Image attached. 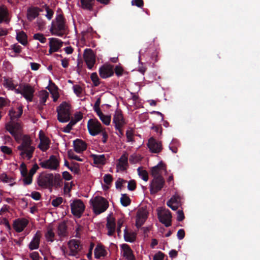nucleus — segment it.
Returning <instances> with one entry per match:
<instances>
[{"label":"nucleus","instance_id":"30","mask_svg":"<svg viewBox=\"0 0 260 260\" xmlns=\"http://www.w3.org/2000/svg\"><path fill=\"white\" fill-rule=\"evenodd\" d=\"M16 40L24 46H26L28 43L27 36L23 31L17 32Z\"/></svg>","mask_w":260,"mask_h":260},{"label":"nucleus","instance_id":"13","mask_svg":"<svg viewBox=\"0 0 260 260\" xmlns=\"http://www.w3.org/2000/svg\"><path fill=\"white\" fill-rule=\"evenodd\" d=\"M148 212L144 208H140L137 213L136 226L140 228L146 221L148 218Z\"/></svg>","mask_w":260,"mask_h":260},{"label":"nucleus","instance_id":"16","mask_svg":"<svg viewBox=\"0 0 260 260\" xmlns=\"http://www.w3.org/2000/svg\"><path fill=\"white\" fill-rule=\"evenodd\" d=\"M28 224L27 219L22 218H18L14 220L13 227L17 233L22 232Z\"/></svg>","mask_w":260,"mask_h":260},{"label":"nucleus","instance_id":"33","mask_svg":"<svg viewBox=\"0 0 260 260\" xmlns=\"http://www.w3.org/2000/svg\"><path fill=\"white\" fill-rule=\"evenodd\" d=\"M136 235L134 232H129L126 228L124 230V239L125 241L133 242L136 240Z\"/></svg>","mask_w":260,"mask_h":260},{"label":"nucleus","instance_id":"45","mask_svg":"<svg viewBox=\"0 0 260 260\" xmlns=\"http://www.w3.org/2000/svg\"><path fill=\"white\" fill-rule=\"evenodd\" d=\"M43 7L45 8L47 14L45 15V16L48 20H51L52 18L53 15L54 14L53 11L50 9L49 6L46 5H45Z\"/></svg>","mask_w":260,"mask_h":260},{"label":"nucleus","instance_id":"47","mask_svg":"<svg viewBox=\"0 0 260 260\" xmlns=\"http://www.w3.org/2000/svg\"><path fill=\"white\" fill-rule=\"evenodd\" d=\"M73 166L69 168V170L76 174H78L80 173L79 164L77 162H72Z\"/></svg>","mask_w":260,"mask_h":260},{"label":"nucleus","instance_id":"36","mask_svg":"<svg viewBox=\"0 0 260 260\" xmlns=\"http://www.w3.org/2000/svg\"><path fill=\"white\" fill-rule=\"evenodd\" d=\"M67 226L65 222H60L58 226V234L59 236L64 237L67 235Z\"/></svg>","mask_w":260,"mask_h":260},{"label":"nucleus","instance_id":"32","mask_svg":"<svg viewBox=\"0 0 260 260\" xmlns=\"http://www.w3.org/2000/svg\"><path fill=\"white\" fill-rule=\"evenodd\" d=\"M94 253L95 258H100L102 256H105L107 252L102 245L98 244L94 249Z\"/></svg>","mask_w":260,"mask_h":260},{"label":"nucleus","instance_id":"54","mask_svg":"<svg viewBox=\"0 0 260 260\" xmlns=\"http://www.w3.org/2000/svg\"><path fill=\"white\" fill-rule=\"evenodd\" d=\"M104 182L107 185H110L113 181V177L111 174H105L103 178Z\"/></svg>","mask_w":260,"mask_h":260},{"label":"nucleus","instance_id":"37","mask_svg":"<svg viewBox=\"0 0 260 260\" xmlns=\"http://www.w3.org/2000/svg\"><path fill=\"white\" fill-rule=\"evenodd\" d=\"M46 240L48 242H52L54 241L55 234L52 229H48L47 232L45 235Z\"/></svg>","mask_w":260,"mask_h":260},{"label":"nucleus","instance_id":"26","mask_svg":"<svg viewBox=\"0 0 260 260\" xmlns=\"http://www.w3.org/2000/svg\"><path fill=\"white\" fill-rule=\"evenodd\" d=\"M80 7L82 9L89 11H93L95 0H80Z\"/></svg>","mask_w":260,"mask_h":260},{"label":"nucleus","instance_id":"38","mask_svg":"<svg viewBox=\"0 0 260 260\" xmlns=\"http://www.w3.org/2000/svg\"><path fill=\"white\" fill-rule=\"evenodd\" d=\"M62 184V179L59 174H56L54 176L53 186L56 187H60Z\"/></svg>","mask_w":260,"mask_h":260},{"label":"nucleus","instance_id":"64","mask_svg":"<svg viewBox=\"0 0 260 260\" xmlns=\"http://www.w3.org/2000/svg\"><path fill=\"white\" fill-rule=\"evenodd\" d=\"M165 254L159 251L157 253L155 254L153 257V260H164Z\"/></svg>","mask_w":260,"mask_h":260},{"label":"nucleus","instance_id":"49","mask_svg":"<svg viewBox=\"0 0 260 260\" xmlns=\"http://www.w3.org/2000/svg\"><path fill=\"white\" fill-rule=\"evenodd\" d=\"M74 93L77 96L80 97L83 91L82 88L79 85H74L73 87Z\"/></svg>","mask_w":260,"mask_h":260},{"label":"nucleus","instance_id":"27","mask_svg":"<svg viewBox=\"0 0 260 260\" xmlns=\"http://www.w3.org/2000/svg\"><path fill=\"white\" fill-rule=\"evenodd\" d=\"M17 112H16L13 109L10 110L9 115L10 116L11 120H14L15 119H18L22 115L23 113V106H19L17 108Z\"/></svg>","mask_w":260,"mask_h":260},{"label":"nucleus","instance_id":"25","mask_svg":"<svg viewBox=\"0 0 260 260\" xmlns=\"http://www.w3.org/2000/svg\"><path fill=\"white\" fill-rule=\"evenodd\" d=\"M128 154L126 153H123L118 159V163L117 167L121 171L126 170L128 166Z\"/></svg>","mask_w":260,"mask_h":260},{"label":"nucleus","instance_id":"46","mask_svg":"<svg viewBox=\"0 0 260 260\" xmlns=\"http://www.w3.org/2000/svg\"><path fill=\"white\" fill-rule=\"evenodd\" d=\"M76 123V121L72 119L70 122L63 128V132L66 133H69L72 129V127Z\"/></svg>","mask_w":260,"mask_h":260},{"label":"nucleus","instance_id":"29","mask_svg":"<svg viewBox=\"0 0 260 260\" xmlns=\"http://www.w3.org/2000/svg\"><path fill=\"white\" fill-rule=\"evenodd\" d=\"M166 169V165L162 162H159L157 165L152 167L151 170V174L153 178L159 175L160 170Z\"/></svg>","mask_w":260,"mask_h":260},{"label":"nucleus","instance_id":"24","mask_svg":"<svg viewBox=\"0 0 260 260\" xmlns=\"http://www.w3.org/2000/svg\"><path fill=\"white\" fill-rule=\"evenodd\" d=\"M9 15V11L7 7L5 5L0 6V23L3 22L8 23L10 21Z\"/></svg>","mask_w":260,"mask_h":260},{"label":"nucleus","instance_id":"63","mask_svg":"<svg viewBox=\"0 0 260 260\" xmlns=\"http://www.w3.org/2000/svg\"><path fill=\"white\" fill-rule=\"evenodd\" d=\"M126 182L124 179L119 178L115 182V185L117 189H121L122 184Z\"/></svg>","mask_w":260,"mask_h":260},{"label":"nucleus","instance_id":"19","mask_svg":"<svg viewBox=\"0 0 260 260\" xmlns=\"http://www.w3.org/2000/svg\"><path fill=\"white\" fill-rule=\"evenodd\" d=\"M43 11L42 9L37 7H30L27 10V18L29 21H32L37 18L40 12Z\"/></svg>","mask_w":260,"mask_h":260},{"label":"nucleus","instance_id":"8","mask_svg":"<svg viewBox=\"0 0 260 260\" xmlns=\"http://www.w3.org/2000/svg\"><path fill=\"white\" fill-rule=\"evenodd\" d=\"M165 180L161 175L153 178L150 185V193L155 194L160 191L165 185Z\"/></svg>","mask_w":260,"mask_h":260},{"label":"nucleus","instance_id":"21","mask_svg":"<svg viewBox=\"0 0 260 260\" xmlns=\"http://www.w3.org/2000/svg\"><path fill=\"white\" fill-rule=\"evenodd\" d=\"M106 228L108 229V235L113 236L116 230L115 219L113 217H108L107 218Z\"/></svg>","mask_w":260,"mask_h":260},{"label":"nucleus","instance_id":"17","mask_svg":"<svg viewBox=\"0 0 260 260\" xmlns=\"http://www.w3.org/2000/svg\"><path fill=\"white\" fill-rule=\"evenodd\" d=\"M113 123L115 124V127H123L125 124L122 111L120 109H117L115 111L113 116Z\"/></svg>","mask_w":260,"mask_h":260},{"label":"nucleus","instance_id":"50","mask_svg":"<svg viewBox=\"0 0 260 260\" xmlns=\"http://www.w3.org/2000/svg\"><path fill=\"white\" fill-rule=\"evenodd\" d=\"M35 40H39L42 43H45L46 42V38L42 34L37 33L35 34L33 37Z\"/></svg>","mask_w":260,"mask_h":260},{"label":"nucleus","instance_id":"39","mask_svg":"<svg viewBox=\"0 0 260 260\" xmlns=\"http://www.w3.org/2000/svg\"><path fill=\"white\" fill-rule=\"evenodd\" d=\"M131 202V199L126 194H122L120 198V203L121 205L124 207H127L130 205Z\"/></svg>","mask_w":260,"mask_h":260},{"label":"nucleus","instance_id":"7","mask_svg":"<svg viewBox=\"0 0 260 260\" xmlns=\"http://www.w3.org/2000/svg\"><path fill=\"white\" fill-rule=\"evenodd\" d=\"M87 129L90 135L92 136L101 134L103 130L101 123L96 119H90L88 121Z\"/></svg>","mask_w":260,"mask_h":260},{"label":"nucleus","instance_id":"40","mask_svg":"<svg viewBox=\"0 0 260 260\" xmlns=\"http://www.w3.org/2000/svg\"><path fill=\"white\" fill-rule=\"evenodd\" d=\"M49 95V93L46 90H42L39 93L40 103L45 105L47 99Z\"/></svg>","mask_w":260,"mask_h":260},{"label":"nucleus","instance_id":"18","mask_svg":"<svg viewBox=\"0 0 260 260\" xmlns=\"http://www.w3.org/2000/svg\"><path fill=\"white\" fill-rule=\"evenodd\" d=\"M34 89L29 85H25L22 89V95L28 101H32Z\"/></svg>","mask_w":260,"mask_h":260},{"label":"nucleus","instance_id":"9","mask_svg":"<svg viewBox=\"0 0 260 260\" xmlns=\"http://www.w3.org/2000/svg\"><path fill=\"white\" fill-rule=\"evenodd\" d=\"M39 165L43 169L56 170L59 166V161L55 155H52L49 159L41 161Z\"/></svg>","mask_w":260,"mask_h":260},{"label":"nucleus","instance_id":"42","mask_svg":"<svg viewBox=\"0 0 260 260\" xmlns=\"http://www.w3.org/2000/svg\"><path fill=\"white\" fill-rule=\"evenodd\" d=\"M0 179L3 182L10 183H11L10 185H13L12 182L13 181V179L12 178L9 177L6 173H3L0 175Z\"/></svg>","mask_w":260,"mask_h":260},{"label":"nucleus","instance_id":"48","mask_svg":"<svg viewBox=\"0 0 260 260\" xmlns=\"http://www.w3.org/2000/svg\"><path fill=\"white\" fill-rule=\"evenodd\" d=\"M68 155L70 159H75L79 161H83V159L75 154L72 150H70L68 151Z\"/></svg>","mask_w":260,"mask_h":260},{"label":"nucleus","instance_id":"35","mask_svg":"<svg viewBox=\"0 0 260 260\" xmlns=\"http://www.w3.org/2000/svg\"><path fill=\"white\" fill-rule=\"evenodd\" d=\"M91 156L92 158L93 162L95 164L104 165L105 164L106 158L105 155L92 154Z\"/></svg>","mask_w":260,"mask_h":260},{"label":"nucleus","instance_id":"11","mask_svg":"<svg viewBox=\"0 0 260 260\" xmlns=\"http://www.w3.org/2000/svg\"><path fill=\"white\" fill-rule=\"evenodd\" d=\"M70 252L68 254L70 256H76L82 249L80 242L76 239L70 240L68 243Z\"/></svg>","mask_w":260,"mask_h":260},{"label":"nucleus","instance_id":"12","mask_svg":"<svg viewBox=\"0 0 260 260\" xmlns=\"http://www.w3.org/2000/svg\"><path fill=\"white\" fill-rule=\"evenodd\" d=\"M83 57L89 69H92L95 63V55L91 49H85L84 51Z\"/></svg>","mask_w":260,"mask_h":260},{"label":"nucleus","instance_id":"31","mask_svg":"<svg viewBox=\"0 0 260 260\" xmlns=\"http://www.w3.org/2000/svg\"><path fill=\"white\" fill-rule=\"evenodd\" d=\"M63 42L57 38H50L49 39V46H51L54 49L56 48L57 51L62 47Z\"/></svg>","mask_w":260,"mask_h":260},{"label":"nucleus","instance_id":"10","mask_svg":"<svg viewBox=\"0 0 260 260\" xmlns=\"http://www.w3.org/2000/svg\"><path fill=\"white\" fill-rule=\"evenodd\" d=\"M53 179L54 176L52 173L40 176L38 178V184L42 187L51 189L53 186Z\"/></svg>","mask_w":260,"mask_h":260},{"label":"nucleus","instance_id":"57","mask_svg":"<svg viewBox=\"0 0 260 260\" xmlns=\"http://www.w3.org/2000/svg\"><path fill=\"white\" fill-rule=\"evenodd\" d=\"M136 188V183L134 180H131L128 182L127 188L131 191L134 190Z\"/></svg>","mask_w":260,"mask_h":260},{"label":"nucleus","instance_id":"2","mask_svg":"<svg viewBox=\"0 0 260 260\" xmlns=\"http://www.w3.org/2000/svg\"><path fill=\"white\" fill-rule=\"evenodd\" d=\"M66 19L61 14L57 15L55 21H53L50 31L52 35L62 37L67 30Z\"/></svg>","mask_w":260,"mask_h":260},{"label":"nucleus","instance_id":"34","mask_svg":"<svg viewBox=\"0 0 260 260\" xmlns=\"http://www.w3.org/2000/svg\"><path fill=\"white\" fill-rule=\"evenodd\" d=\"M3 85L9 90H13L16 87L17 85L14 84L12 78L4 77Z\"/></svg>","mask_w":260,"mask_h":260},{"label":"nucleus","instance_id":"41","mask_svg":"<svg viewBox=\"0 0 260 260\" xmlns=\"http://www.w3.org/2000/svg\"><path fill=\"white\" fill-rule=\"evenodd\" d=\"M137 171L138 175L142 178V179L145 181H147L148 180V172L146 170H142L141 167L138 168Z\"/></svg>","mask_w":260,"mask_h":260},{"label":"nucleus","instance_id":"20","mask_svg":"<svg viewBox=\"0 0 260 260\" xmlns=\"http://www.w3.org/2000/svg\"><path fill=\"white\" fill-rule=\"evenodd\" d=\"M39 139L40 143L38 145V147L43 152L46 151L49 148L50 143L49 139L41 133L39 134Z\"/></svg>","mask_w":260,"mask_h":260},{"label":"nucleus","instance_id":"55","mask_svg":"<svg viewBox=\"0 0 260 260\" xmlns=\"http://www.w3.org/2000/svg\"><path fill=\"white\" fill-rule=\"evenodd\" d=\"M23 177V182L25 185H30L31 184L32 181V177L27 174L25 176H22Z\"/></svg>","mask_w":260,"mask_h":260},{"label":"nucleus","instance_id":"61","mask_svg":"<svg viewBox=\"0 0 260 260\" xmlns=\"http://www.w3.org/2000/svg\"><path fill=\"white\" fill-rule=\"evenodd\" d=\"M39 169L38 165L37 164H35L32 168L29 170L28 174L31 177H33L34 175L36 173L37 171Z\"/></svg>","mask_w":260,"mask_h":260},{"label":"nucleus","instance_id":"43","mask_svg":"<svg viewBox=\"0 0 260 260\" xmlns=\"http://www.w3.org/2000/svg\"><path fill=\"white\" fill-rule=\"evenodd\" d=\"M99 117L104 124L106 125L110 124L111 121V116L105 115L104 114H102L101 116L100 115Z\"/></svg>","mask_w":260,"mask_h":260},{"label":"nucleus","instance_id":"28","mask_svg":"<svg viewBox=\"0 0 260 260\" xmlns=\"http://www.w3.org/2000/svg\"><path fill=\"white\" fill-rule=\"evenodd\" d=\"M121 247L123 250V255L127 260H135L133 251L130 247L126 244L122 245Z\"/></svg>","mask_w":260,"mask_h":260},{"label":"nucleus","instance_id":"5","mask_svg":"<svg viewBox=\"0 0 260 260\" xmlns=\"http://www.w3.org/2000/svg\"><path fill=\"white\" fill-rule=\"evenodd\" d=\"M71 213L77 218H80L83 213L85 206L80 199H76L71 204Z\"/></svg>","mask_w":260,"mask_h":260},{"label":"nucleus","instance_id":"44","mask_svg":"<svg viewBox=\"0 0 260 260\" xmlns=\"http://www.w3.org/2000/svg\"><path fill=\"white\" fill-rule=\"evenodd\" d=\"M90 78L94 86H98L100 85V79L96 73H92L91 74Z\"/></svg>","mask_w":260,"mask_h":260},{"label":"nucleus","instance_id":"15","mask_svg":"<svg viewBox=\"0 0 260 260\" xmlns=\"http://www.w3.org/2000/svg\"><path fill=\"white\" fill-rule=\"evenodd\" d=\"M147 146L152 153H158L162 150L161 143L153 137L148 140Z\"/></svg>","mask_w":260,"mask_h":260},{"label":"nucleus","instance_id":"58","mask_svg":"<svg viewBox=\"0 0 260 260\" xmlns=\"http://www.w3.org/2000/svg\"><path fill=\"white\" fill-rule=\"evenodd\" d=\"M1 151L5 154H7L8 155H11L12 153V149L6 146H2L1 147Z\"/></svg>","mask_w":260,"mask_h":260},{"label":"nucleus","instance_id":"14","mask_svg":"<svg viewBox=\"0 0 260 260\" xmlns=\"http://www.w3.org/2000/svg\"><path fill=\"white\" fill-rule=\"evenodd\" d=\"M113 74V66L110 64H103L99 69V75L102 78L106 79L110 77Z\"/></svg>","mask_w":260,"mask_h":260},{"label":"nucleus","instance_id":"23","mask_svg":"<svg viewBox=\"0 0 260 260\" xmlns=\"http://www.w3.org/2000/svg\"><path fill=\"white\" fill-rule=\"evenodd\" d=\"M74 150L77 153H81L87 148L86 143L81 139H77L73 142Z\"/></svg>","mask_w":260,"mask_h":260},{"label":"nucleus","instance_id":"62","mask_svg":"<svg viewBox=\"0 0 260 260\" xmlns=\"http://www.w3.org/2000/svg\"><path fill=\"white\" fill-rule=\"evenodd\" d=\"M114 71L116 74V75L118 76H122L123 72V69L122 68L119 66H116L114 69Z\"/></svg>","mask_w":260,"mask_h":260},{"label":"nucleus","instance_id":"3","mask_svg":"<svg viewBox=\"0 0 260 260\" xmlns=\"http://www.w3.org/2000/svg\"><path fill=\"white\" fill-rule=\"evenodd\" d=\"M90 203L92 207L93 212L96 215H99L104 212L109 207L108 201L104 197L96 196L90 200Z\"/></svg>","mask_w":260,"mask_h":260},{"label":"nucleus","instance_id":"53","mask_svg":"<svg viewBox=\"0 0 260 260\" xmlns=\"http://www.w3.org/2000/svg\"><path fill=\"white\" fill-rule=\"evenodd\" d=\"M20 170L22 176H25L28 174L27 167L24 162H22L20 166Z\"/></svg>","mask_w":260,"mask_h":260},{"label":"nucleus","instance_id":"51","mask_svg":"<svg viewBox=\"0 0 260 260\" xmlns=\"http://www.w3.org/2000/svg\"><path fill=\"white\" fill-rule=\"evenodd\" d=\"M37 24L39 30L42 31L45 28L46 23L41 18H38L37 20Z\"/></svg>","mask_w":260,"mask_h":260},{"label":"nucleus","instance_id":"6","mask_svg":"<svg viewBox=\"0 0 260 260\" xmlns=\"http://www.w3.org/2000/svg\"><path fill=\"white\" fill-rule=\"evenodd\" d=\"M157 216L159 221L166 227H169L172 224V214L169 209L161 208L157 210Z\"/></svg>","mask_w":260,"mask_h":260},{"label":"nucleus","instance_id":"22","mask_svg":"<svg viewBox=\"0 0 260 260\" xmlns=\"http://www.w3.org/2000/svg\"><path fill=\"white\" fill-rule=\"evenodd\" d=\"M41 237V234L40 232L37 231L28 245V248L30 250L39 248Z\"/></svg>","mask_w":260,"mask_h":260},{"label":"nucleus","instance_id":"1","mask_svg":"<svg viewBox=\"0 0 260 260\" xmlns=\"http://www.w3.org/2000/svg\"><path fill=\"white\" fill-rule=\"evenodd\" d=\"M6 129L14 137L15 141L20 144L17 147L20 151L19 155L23 158L26 157L30 160L33 156L35 147L33 141L28 135L22 134V127L19 122H9L6 124Z\"/></svg>","mask_w":260,"mask_h":260},{"label":"nucleus","instance_id":"4","mask_svg":"<svg viewBox=\"0 0 260 260\" xmlns=\"http://www.w3.org/2000/svg\"><path fill=\"white\" fill-rule=\"evenodd\" d=\"M57 119L60 122L64 123L70 119V106L66 102H62L57 108Z\"/></svg>","mask_w":260,"mask_h":260},{"label":"nucleus","instance_id":"52","mask_svg":"<svg viewBox=\"0 0 260 260\" xmlns=\"http://www.w3.org/2000/svg\"><path fill=\"white\" fill-rule=\"evenodd\" d=\"M62 202L63 198L59 197L52 200L51 205L54 207H58Z\"/></svg>","mask_w":260,"mask_h":260},{"label":"nucleus","instance_id":"56","mask_svg":"<svg viewBox=\"0 0 260 260\" xmlns=\"http://www.w3.org/2000/svg\"><path fill=\"white\" fill-rule=\"evenodd\" d=\"M10 102L9 100L3 97H0V109H2L4 107L8 106Z\"/></svg>","mask_w":260,"mask_h":260},{"label":"nucleus","instance_id":"60","mask_svg":"<svg viewBox=\"0 0 260 260\" xmlns=\"http://www.w3.org/2000/svg\"><path fill=\"white\" fill-rule=\"evenodd\" d=\"M30 257L32 260H41V257L39 255V254L37 251H34L29 254Z\"/></svg>","mask_w":260,"mask_h":260},{"label":"nucleus","instance_id":"59","mask_svg":"<svg viewBox=\"0 0 260 260\" xmlns=\"http://www.w3.org/2000/svg\"><path fill=\"white\" fill-rule=\"evenodd\" d=\"M26 196H30L33 199L37 201L39 200L41 198L40 193L37 191H33L30 195L27 194Z\"/></svg>","mask_w":260,"mask_h":260}]
</instances>
